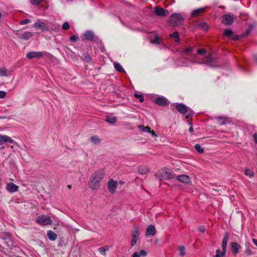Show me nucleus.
<instances>
[{"instance_id":"obj_1","label":"nucleus","mask_w":257,"mask_h":257,"mask_svg":"<svg viewBox=\"0 0 257 257\" xmlns=\"http://www.w3.org/2000/svg\"><path fill=\"white\" fill-rule=\"evenodd\" d=\"M105 172L103 169H99L90 177L88 186L92 190H97L100 186V182L103 179Z\"/></svg>"},{"instance_id":"obj_2","label":"nucleus","mask_w":257,"mask_h":257,"mask_svg":"<svg viewBox=\"0 0 257 257\" xmlns=\"http://www.w3.org/2000/svg\"><path fill=\"white\" fill-rule=\"evenodd\" d=\"M184 20L180 14L175 13L171 15L169 18V23L173 26H178Z\"/></svg>"},{"instance_id":"obj_3","label":"nucleus","mask_w":257,"mask_h":257,"mask_svg":"<svg viewBox=\"0 0 257 257\" xmlns=\"http://www.w3.org/2000/svg\"><path fill=\"white\" fill-rule=\"evenodd\" d=\"M159 173L161 179L164 180L171 179L175 178V175L173 173L170 171L166 168L161 169L159 171Z\"/></svg>"},{"instance_id":"obj_4","label":"nucleus","mask_w":257,"mask_h":257,"mask_svg":"<svg viewBox=\"0 0 257 257\" xmlns=\"http://www.w3.org/2000/svg\"><path fill=\"white\" fill-rule=\"evenodd\" d=\"M36 222L41 225H47L52 224V221L50 217H48L45 215L39 216L36 218Z\"/></svg>"},{"instance_id":"obj_5","label":"nucleus","mask_w":257,"mask_h":257,"mask_svg":"<svg viewBox=\"0 0 257 257\" xmlns=\"http://www.w3.org/2000/svg\"><path fill=\"white\" fill-rule=\"evenodd\" d=\"M174 106L176 110L181 114H184L186 113H189V111L191 110L187 106L183 103H175L172 104Z\"/></svg>"},{"instance_id":"obj_6","label":"nucleus","mask_w":257,"mask_h":257,"mask_svg":"<svg viewBox=\"0 0 257 257\" xmlns=\"http://www.w3.org/2000/svg\"><path fill=\"white\" fill-rule=\"evenodd\" d=\"M234 20L233 15L225 14L223 15L221 18V22L222 24L230 26L232 24Z\"/></svg>"},{"instance_id":"obj_7","label":"nucleus","mask_w":257,"mask_h":257,"mask_svg":"<svg viewBox=\"0 0 257 257\" xmlns=\"http://www.w3.org/2000/svg\"><path fill=\"white\" fill-rule=\"evenodd\" d=\"M117 187V182L114 181L113 179H110L107 182V188L109 192L113 194L116 192Z\"/></svg>"},{"instance_id":"obj_8","label":"nucleus","mask_w":257,"mask_h":257,"mask_svg":"<svg viewBox=\"0 0 257 257\" xmlns=\"http://www.w3.org/2000/svg\"><path fill=\"white\" fill-rule=\"evenodd\" d=\"M16 35L18 38L24 40H28L33 36V34L30 32H23L21 31H18Z\"/></svg>"},{"instance_id":"obj_9","label":"nucleus","mask_w":257,"mask_h":257,"mask_svg":"<svg viewBox=\"0 0 257 257\" xmlns=\"http://www.w3.org/2000/svg\"><path fill=\"white\" fill-rule=\"evenodd\" d=\"M45 52H35L31 51L29 52L27 54V57L29 59H32L33 58H41L43 57L45 54Z\"/></svg>"},{"instance_id":"obj_10","label":"nucleus","mask_w":257,"mask_h":257,"mask_svg":"<svg viewBox=\"0 0 257 257\" xmlns=\"http://www.w3.org/2000/svg\"><path fill=\"white\" fill-rule=\"evenodd\" d=\"M154 101L157 104L161 106H167L170 103L168 100L163 96L158 97Z\"/></svg>"},{"instance_id":"obj_11","label":"nucleus","mask_w":257,"mask_h":257,"mask_svg":"<svg viewBox=\"0 0 257 257\" xmlns=\"http://www.w3.org/2000/svg\"><path fill=\"white\" fill-rule=\"evenodd\" d=\"M229 237V233L228 232H225L224 234L223 240H222V251H221V255H224L226 251V248L227 244V242L228 241V239Z\"/></svg>"},{"instance_id":"obj_12","label":"nucleus","mask_w":257,"mask_h":257,"mask_svg":"<svg viewBox=\"0 0 257 257\" xmlns=\"http://www.w3.org/2000/svg\"><path fill=\"white\" fill-rule=\"evenodd\" d=\"M231 252L232 254L234 255H236L237 253H239L240 250L241 248V245L236 242H233L231 243Z\"/></svg>"},{"instance_id":"obj_13","label":"nucleus","mask_w":257,"mask_h":257,"mask_svg":"<svg viewBox=\"0 0 257 257\" xmlns=\"http://www.w3.org/2000/svg\"><path fill=\"white\" fill-rule=\"evenodd\" d=\"M155 13L157 16L160 17H164L169 14L168 11L165 10L164 9L161 7H156Z\"/></svg>"},{"instance_id":"obj_14","label":"nucleus","mask_w":257,"mask_h":257,"mask_svg":"<svg viewBox=\"0 0 257 257\" xmlns=\"http://www.w3.org/2000/svg\"><path fill=\"white\" fill-rule=\"evenodd\" d=\"M194 114V113L193 111V110H190V111H189L188 114H187V115H186L185 116V119L187 120V122L189 123V125H190V126L189 128V131L190 133H192L193 132V128L192 123V117L193 116Z\"/></svg>"},{"instance_id":"obj_15","label":"nucleus","mask_w":257,"mask_h":257,"mask_svg":"<svg viewBox=\"0 0 257 257\" xmlns=\"http://www.w3.org/2000/svg\"><path fill=\"white\" fill-rule=\"evenodd\" d=\"M176 179L180 182L188 184L191 183L190 177L186 175H180L177 176Z\"/></svg>"},{"instance_id":"obj_16","label":"nucleus","mask_w":257,"mask_h":257,"mask_svg":"<svg viewBox=\"0 0 257 257\" xmlns=\"http://www.w3.org/2000/svg\"><path fill=\"white\" fill-rule=\"evenodd\" d=\"M34 27L38 29H40L43 31L48 29L47 25L44 22H41L40 20H38L37 22H36L34 24Z\"/></svg>"},{"instance_id":"obj_17","label":"nucleus","mask_w":257,"mask_h":257,"mask_svg":"<svg viewBox=\"0 0 257 257\" xmlns=\"http://www.w3.org/2000/svg\"><path fill=\"white\" fill-rule=\"evenodd\" d=\"M10 143L13 144L15 141L9 136L2 135L0 134V144L1 145L4 143Z\"/></svg>"},{"instance_id":"obj_18","label":"nucleus","mask_w":257,"mask_h":257,"mask_svg":"<svg viewBox=\"0 0 257 257\" xmlns=\"http://www.w3.org/2000/svg\"><path fill=\"white\" fill-rule=\"evenodd\" d=\"M156 233V230L155 226L152 225H150L147 227L146 229V235L147 236H154L155 235Z\"/></svg>"},{"instance_id":"obj_19","label":"nucleus","mask_w":257,"mask_h":257,"mask_svg":"<svg viewBox=\"0 0 257 257\" xmlns=\"http://www.w3.org/2000/svg\"><path fill=\"white\" fill-rule=\"evenodd\" d=\"M216 119L220 125H224L230 122L229 118L226 117L218 116L216 117Z\"/></svg>"},{"instance_id":"obj_20","label":"nucleus","mask_w":257,"mask_h":257,"mask_svg":"<svg viewBox=\"0 0 257 257\" xmlns=\"http://www.w3.org/2000/svg\"><path fill=\"white\" fill-rule=\"evenodd\" d=\"M205 8H202L194 10L191 14V17H199L202 14L205 13Z\"/></svg>"},{"instance_id":"obj_21","label":"nucleus","mask_w":257,"mask_h":257,"mask_svg":"<svg viewBox=\"0 0 257 257\" xmlns=\"http://www.w3.org/2000/svg\"><path fill=\"white\" fill-rule=\"evenodd\" d=\"M150 172L149 167L146 165L140 166L138 168V172L142 175H146Z\"/></svg>"},{"instance_id":"obj_22","label":"nucleus","mask_w":257,"mask_h":257,"mask_svg":"<svg viewBox=\"0 0 257 257\" xmlns=\"http://www.w3.org/2000/svg\"><path fill=\"white\" fill-rule=\"evenodd\" d=\"M7 189L10 192H15L18 190L19 187L13 183H10L7 185Z\"/></svg>"},{"instance_id":"obj_23","label":"nucleus","mask_w":257,"mask_h":257,"mask_svg":"<svg viewBox=\"0 0 257 257\" xmlns=\"http://www.w3.org/2000/svg\"><path fill=\"white\" fill-rule=\"evenodd\" d=\"M84 38L85 40L92 41L94 40V35L93 32L87 31L84 34Z\"/></svg>"},{"instance_id":"obj_24","label":"nucleus","mask_w":257,"mask_h":257,"mask_svg":"<svg viewBox=\"0 0 257 257\" xmlns=\"http://www.w3.org/2000/svg\"><path fill=\"white\" fill-rule=\"evenodd\" d=\"M47 236L50 240L52 241L55 240L57 238V234L52 230L47 231Z\"/></svg>"},{"instance_id":"obj_25","label":"nucleus","mask_w":257,"mask_h":257,"mask_svg":"<svg viewBox=\"0 0 257 257\" xmlns=\"http://www.w3.org/2000/svg\"><path fill=\"white\" fill-rule=\"evenodd\" d=\"M105 121L110 124H114L117 121L116 117H110L109 116H107L105 117Z\"/></svg>"},{"instance_id":"obj_26","label":"nucleus","mask_w":257,"mask_h":257,"mask_svg":"<svg viewBox=\"0 0 257 257\" xmlns=\"http://www.w3.org/2000/svg\"><path fill=\"white\" fill-rule=\"evenodd\" d=\"M131 235L132 237H138L140 235V233L139 231V228L137 226H134L133 227V229L131 232Z\"/></svg>"},{"instance_id":"obj_27","label":"nucleus","mask_w":257,"mask_h":257,"mask_svg":"<svg viewBox=\"0 0 257 257\" xmlns=\"http://www.w3.org/2000/svg\"><path fill=\"white\" fill-rule=\"evenodd\" d=\"M83 60L87 63L90 62L91 61V57L88 52H84L82 54Z\"/></svg>"},{"instance_id":"obj_28","label":"nucleus","mask_w":257,"mask_h":257,"mask_svg":"<svg viewBox=\"0 0 257 257\" xmlns=\"http://www.w3.org/2000/svg\"><path fill=\"white\" fill-rule=\"evenodd\" d=\"M114 66L116 71L119 72H124V70L123 69L121 65L117 62L114 63Z\"/></svg>"},{"instance_id":"obj_29","label":"nucleus","mask_w":257,"mask_h":257,"mask_svg":"<svg viewBox=\"0 0 257 257\" xmlns=\"http://www.w3.org/2000/svg\"><path fill=\"white\" fill-rule=\"evenodd\" d=\"M109 247L108 246H104L98 248V251L101 254H102L104 255H106L105 251L108 250Z\"/></svg>"},{"instance_id":"obj_30","label":"nucleus","mask_w":257,"mask_h":257,"mask_svg":"<svg viewBox=\"0 0 257 257\" xmlns=\"http://www.w3.org/2000/svg\"><path fill=\"white\" fill-rule=\"evenodd\" d=\"M90 140L94 144H97L100 142V140L96 136H92L90 138Z\"/></svg>"},{"instance_id":"obj_31","label":"nucleus","mask_w":257,"mask_h":257,"mask_svg":"<svg viewBox=\"0 0 257 257\" xmlns=\"http://www.w3.org/2000/svg\"><path fill=\"white\" fill-rule=\"evenodd\" d=\"M170 37L175 38V41L176 42H179L180 40L179 33L177 32H175L173 33L170 34Z\"/></svg>"},{"instance_id":"obj_32","label":"nucleus","mask_w":257,"mask_h":257,"mask_svg":"<svg viewBox=\"0 0 257 257\" xmlns=\"http://www.w3.org/2000/svg\"><path fill=\"white\" fill-rule=\"evenodd\" d=\"M138 127L140 129V130L143 132H149L150 130H151V127L148 126H145L143 125H139Z\"/></svg>"},{"instance_id":"obj_33","label":"nucleus","mask_w":257,"mask_h":257,"mask_svg":"<svg viewBox=\"0 0 257 257\" xmlns=\"http://www.w3.org/2000/svg\"><path fill=\"white\" fill-rule=\"evenodd\" d=\"M195 149L199 153L202 154L204 152V149L201 147V146L197 144L194 146Z\"/></svg>"},{"instance_id":"obj_34","label":"nucleus","mask_w":257,"mask_h":257,"mask_svg":"<svg viewBox=\"0 0 257 257\" xmlns=\"http://www.w3.org/2000/svg\"><path fill=\"white\" fill-rule=\"evenodd\" d=\"M8 75V70L6 68L4 67L0 69L1 76H7Z\"/></svg>"},{"instance_id":"obj_35","label":"nucleus","mask_w":257,"mask_h":257,"mask_svg":"<svg viewBox=\"0 0 257 257\" xmlns=\"http://www.w3.org/2000/svg\"><path fill=\"white\" fill-rule=\"evenodd\" d=\"M233 32L230 29H225L224 31L223 34L226 37H230L232 36Z\"/></svg>"},{"instance_id":"obj_36","label":"nucleus","mask_w":257,"mask_h":257,"mask_svg":"<svg viewBox=\"0 0 257 257\" xmlns=\"http://www.w3.org/2000/svg\"><path fill=\"white\" fill-rule=\"evenodd\" d=\"M244 174L245 175L250 177H252L254 176V173L251 170L249 169H245L244 171Z\"/></svg>"},{"instance_id":"obj_37","label":"nucleus","mask_w":257,"mask_h":257,"mask_svg":"<svg viewBox=\"0 0 257 257\" xmlns=\"http://www.w3.org/2000/svg\"><path fill=\"white\" fill-rule=\"evenodd\" d=\"M199 25L202 28V29L203 30H205V31H207L209 28L208 25L206 22H201L199 24Z\"/></svg>"},{"instance_id":"obj_38","label":"nucleus","mask_w":257,"mask_h":257,"mask_svg":"<svg viewBox=\"0 0 257 257\" xmlns=\"http://www.w3.org/2000/svg\"><path fill=\"white\" fill-rule=\"evenodd\" d=\"M134 96L136 98H138L139 99V101L141 102H143L144 100V96L142 94H139L136 93L134 94Z\"/></svg>"},{"instance_id":"obj_39","label":"nucleus","mask_w":257,"mask_h":257,"mask_svg":"<svg viewBox=\"0 0 257 257\" xmlns=\"http://www.w3.org/2000/svg\"><path fill=\"white\" fill-rule=\"evenodd\" d=\"M185 247L184 246H180L179 247V250L180 251V255L183 256L185 255Z\"/></svg>"},{"instance_id":"obj_40","label":"nucleus","mask_w":257,"mask_h":257,"mask_svg":"<svg viewBox=\"0 0 257 257\" xmlns=\"http://www.w3.org/2000/svg\"><path fill=\"white\" fill-rule=\"evenodd\" d=\"M193 49V47H188L183 51V52L186 54H190L191 53Z\"/></svg>"},{"instance_id":"obj_41","label":"nucleus","mask_w":257,"mask_h":257,"mask_svg":"<svg viewBox=\"0 0 257 257\" xmlns=\"http://www.w3.org/2000/svg\"><path fill=\"white\" fill-rule=\"evenodd\" d=\"M138 238V237H132V240L131 242V245L132 246H134L136 244Z\"/></svg>"},{"instance_id":"obj_42","label":"nucleus","mask_w":257,"mask_h":257,"mask_svg":"<svg viewBox=\"0 0 257 257\" xmlns=\"http://www.w3.org/2000/svg\"><path fill=\"white\" fill-rule=\"evenodd\" d=\"M43 0H30V2L33 5H38L40 4Z\"/></svg>"},{"instance_id":"obj_43","label":"nucleus","mask_w":257,"mask_h":257,"mask_svg":"<svg viewBox=\"0 0 257 257\" xmlns=\"http://www.w3.org/2000/svg\"><path fill=\"white\" fill-rule=\"evenodd\" d=\"M62 28L65 30H68L70 28L69 23L67 22H65L63 25Z\"/></svg>"},{"instance_id":"obj_44","label":"nucleus","mask_w":257,"mask_h":257,"mask_svg":"<svg viewBox=\"0 0 257 257\" xmlns=\"http://www.w3.org/2000/svg\"><path fill=\"white\" fill-rule=\"evenodd\" d=\"M198 54L204 55L206 53V51L204 49H200L197 51Z\"/></svg>"},{"instance_id":"obj_45","label":"nucleus","mask_w":257,"mask_h":257,"mask_svg":"<svg viewBox=\"0 0 257 257\" xmlns=\"http://www.w3.org/2000/svg\"><path fill=\"white\" fill-rule=\"evenodd\" d=\"M70 40L71 41H72V42H76L79 40V38L77 36L73 35V36H72L71 37H70Z\"/></svg>"},{"instance_id":"obj_46","label":"nucleus","mask_w":257,"mask_h":257,"mask_svg":"<svg viewBox=\"0 0 257 257\" xmlns=\"http://www.w3.org/2000/svg\"><path fill=\"white\" fill-rule=\"evenodd\" d=\"M139 254L140 256H145L147 255V252L144 250H141V251H140Z\"/></svg>"},{"instance_id":"obj_47","label":"nucleus","mask_w":257,"mask_h":257,"mask_svg":"<svg viewBox=\"0 0 257 257\" xmlns=\"http://www.w3.org/2000/svg\"><path fill=\"white\" fill-rule=\"evenodd\" d=\"M30 22V21L29 19H25V20L21 21L20 22V25H25V24L29 23Z\"/></svg>"},{"instance_id":"obj_48","label":"nucleus","mask_w":257,"mask_h":257,"mask_svg":"<svg viewBox=\"0 0 257 257\" xmlns=\"http://www.w3.org/2000/svg\"><path fill=\"white\" fill-rule=\"evenodd\" d=\"M6 92L4 91H0V98H4L6 96Z\"/></svg>"},{"instance_id":"obj_49","label":"nucleus","mask_w":257,"mask_h":257,"mask_svg":"<svg viewBox=\"0 0 257 257\" xmlns=\"http://www.w3.org/2000/svg\"><path fill=\"white\" fill-rule=\"evenodd\" d=\"M223 256L221 255V251L219 249H217L215 257H223Z\"/></svg>"},{"instance_id":"obj_50","label":"nucleus","mask_w":257,"mask_h":257,"mask_svg":"<svg viewBox=\"0 0 257 257\" xmlns=\"http://www.w3.org/2000/svg\"><path fill=\"white\" fill-rule=\"evenodd\" d=\"M245 252V253L248 255H251L252 253V251L249 248L246 249Z\"/></svg>"},{"instance_id":"obj_51","label":"nucleus","mask_w":257,"mask_h":257,"mask_svg":"<svg viewBox=\"0 0 257 257\" xmlns=\"http://www.w3.org/2000/svg\"><path fill=\"white\" fill-rule=\"evenodd\" d=\"M160 41V38L156 36L155 38L154 42L156 44H159Z\"/></svg>"},{"instance_id":"obj_52","label":"nucleus","mask_w":257,"mask_h":257,"mask_svg":"<svg viewBox=\"0 0 257 257\" xmlns=\"http://www.w3.org/2000/svg\"><path fill=\"white\" fill-rule=\"evenodd\" d=\"M199 230L201 232H204L205 231V228L203 226H200L199 227Z\"/></svg>"},{"instance_id":"obj_53","label":"nucleus","mask_w":257,"mask_h":257,"mask_svg":"<svg viewBox=\"0 0 257 257\" xmlns=\"http://www.w3.org/2000/svg\"><path fill=\"white\" fill-rule=\"evenodd\" d=\"M149 133L151 134L153 136L157 137V135L156 134L155 132L154 131H153V130L151 131V130H150V131Z\"/></svg>"},{"instance_id":"obj_54","label":"nucleus","mask_w":257,"mask_h":257,"mask_svg":"<svg viewBox=\"0 0 257 257\" xmlns=\"http://www.w3.org/2000/svg\"><path fill=\"white\" fill-rule=\"evenodd\" d=\"M253 139L254 142L257 144V134H254L253 135Z\"/></svg>"},{"instance_id":"obj_55","label":"nucleus","mask_w":257,"mask_h":257,"mask_svg":"<svg viewBox=\"0 0 257 257\" xmlns=\"http://www.w3.org/2000/svg\"><path fill=\"white\" fill-rule=\"evenodd\" d=\"M132 257H140V255H139V253L138 252H135L133 254V256Z\"/></svg>"},{"instance_id":"obj_56","label":"nucleus","mask_w":257,"mask_h":257,"mask_svg":"<svg viewBox=\"0 0 257 257\" xmlns=\"http://www.w3.org/2000/svg\"><path fill=\"white\" fill-rule=\"evenodd\" d=\"M252 240L253 243L257 246V239L255 238H252Z\"/></svg>"},{"instance_id":"obj_57","label":"nucleus","mask_w":257,"mask_h":257,"mask_svg":"<svg viewBox=\"0 0 257 257\" xmlns=\"http://www.w3.org/2000/svg\"><path fill=\"white\" fill-rule=\"evenodd\" d=\"M232 39L234 40H237L238 39L237 36H233V37H232Z\"/></svg>"},{"instance_id":"obj_58","label":"nucleus","mask_w":257,"mask_h":257,"mask_svg":"<svg viewBox=\"0 0 257 257\" xmlns=\"http://www.w3.org/2000/svg\"><path fill=\"white\" fill-rule=\"evenodd\" d=\"M254 58L255 59V61L256 63H257V55H254Z\"/></svg>"},{"instance_id":"obj_59","label":"nucleus","mask_w":257,"mask_h":257,"mask_svg":"<svg viewBox=\"0 0 257 257\" xmlns=\"http://www.w3.org/2000/svg\"><path fill=\"white\" fill-rule=\"evenodd\" d=\"M67 187H68L69 189H71V185H68Z\"/></svg>"},{"instance_id":"obj_60","label":"nucleus","mask_w":257,"mask_h":257,"mask_svg":"<svg viewBox=\"0 0 257 257\" xmlns=\"http://www.w3.org/2000/svg\"><path fill=\"white\" fill-rule=\"evenodd\" d=\"M119 183H120V184H122L123 183V182H122V181H120V182H119Z\"/></svg>"},{"instance_id":"obj_61","label":"nucleus","mask_w":257,"mask_h":257,"mask_svg":"<svg viewBox=\"0 0 257 257\" xmlns=\"http://www.w3.org/2000/svg\"><path fill=\"white\" fill-rule=\"evenodd\" d=\"M2 14H1V13L0 12V19L2 18Z\"/></svg>"},{"instance_id":"obj_62","label":"nucleus","mask_w":257,"mask_h":257,"mask_svg":"<svg viewBox=\"0 0 257 257\" xmlns=\"http://www.w3.org/2000/svg\"><path fill=\"white\" fill-rule=\"evenodd\" d=\"M4 148V147L1 148V149H3Z\"/></svg>"}]
</instances>
